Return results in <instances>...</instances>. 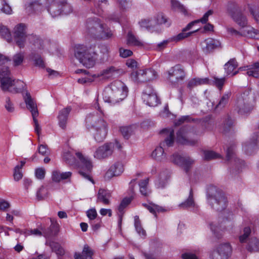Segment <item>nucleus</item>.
Listing matches in <instances>:
<instances>
[{"instance_id":"f257e3e1","label":"nucleus","mask_w":259,"mask_h":259,"mask_svg":"<svg viewBox=\"0 0 259 259\" xmlns=\"http://www.w3.org/2000/svg\"><path fill=\"white\" fill-rule=\"evenodd\" d=\"M127 95V88L122 82H118L104 91L103 99L105 102L115 104L122 101Z\"/></svg>"},{"instance_id":"f03ea898","label":"nucleus","mask_w":259,"mask_h":259,"mask_svg":"<svg viewBox=\"0 0 259 259\" xmlns=\"http://www.w3.org/2000/svg\"><path fill=\"white\" fill-rule=\"evenodd\" d=\"M207 200L211 207L217 211H222L227 206V199L223 192L215 186H211L207 190Z\"/></svg>"},{"instance_id":"7ed1b4c3","label":"nucleus","mask_w":259,"mask_h":259,"mask_svg":"<svg viewBox=\"0 0 259 259\" xmlns=\"http://www.w3.org/2000/svg\"><path fill=\"white\" fill-rule=\"evenodd\" d=\"M88 126H91L96 131L95 139L98 142H101L105 139L108 130L106 122L97 115L90 114L86 118Z\"/></svg>"},{"instance_id":"20e7f679","label":"nucleus","mask_w":259,"mask_h":259,"mask_svg":"<svg viewBox=\"0 0 259 259\" xmlns=\"http://www.w3.org/2000/svg\"><path fill=\"white\" fill-rule=\"evenodd\" d=\"M255 100L248 91H246L237 97L235 110L241 115L249 113L253 109Z\"/></svg>"},{"instance_id":"39448f33","label":"nucleus","mask_w":259,"mask_h":259,"mask_svg":"<svg viewBox=\"0 0 259 259\" xmlns=\"http://www.w3.org/2000/svg\"><path fill=\"white\" fill-rule=\"evenodd\" d=\"M167 79L171 84L176 87L179 83L183 81L186 76L184 68L180 64H177L171 67L167 71Z\"/></svg>"},{"instance_id":"423d86ee","label":"nucleus","mask_w":259,"mask_h":259,"mask_svg":"<svg viewBox=\"0 0 259 259\" xmlns=\"http://www.w3.org/2000/svg\"><path fill=\"white\" fill-rule=\"evenodd\" d=\"M74 56L87 68L92 67L95 63L93 56L86 50V48L82 45H77L74 49Z\"/></svg>"},{"instance_id":"0eeeda50","label":"nucleus","mask_w":259,"mask_h":259,"mask_svg":"<svg viewBox=\"0 0 259 259\" xmlns=\"http://www.w3.org/2000/svg\"><path fill=\"white\" fill-rule=\"evenodd\" d=\"M76 156L80 160L79 164L78 173L84 179L94 183V181L92 178L91 172L92 170V164L88 158L85 157L81 153H76Z\"/></svg>"},{"instance_id":"6e6552de","label":"nucleus","mask_w":259,"mask_h":259,"mask_svg":"<svg viewBox=\"0 0 259 259\" xmlns=\"http://www.w3.org/2000/svg\"><path fill=\"white\" fill-rule=\"evenodd\" d=\"M193 128L190 126H185L181 127L177 133L178 142L185 145L194 146L198 143L196 139H191L193 134Z\"/></svg>"},{"instance_id":"1a4fd4ad","label":"nucleus","mask_w":259,"mask_h":259,"mask_svg":"<svg viewBox=\"0 0 259 259\" xmlns=\"http://www.w3.org/2000/svg\"><path fill=\"white\" fill-rule=\"evenodd\" d=\"M227 11L231 15L234 20L242 29L247 25V21L246 17L242 14L241 9L238 5L234 2H230L227 5Z\"/></svg>"},{"instance_id":"9d476101","label":"nucleus","mask_w":259,"mask_h":259,"mask_svg":"<svg viewBox=\"0 0 259 259\" xmlns=\"http://www.w3.org/2000/svg\"><path fill=\"white\" fill-rule=\"evenodd\" d=\"M0 81L1 88L3 91H9L12 93L21 92L24 87L23 82L17 81V83L19 84L18 85L11 77H4L2 74L0 75Z\"/></svg>"},{"instance_id":"9b49d317","label":"nucleus","mask_w":259,"mask_h":259,"mask_svg":"<svg viewBox=\"0 0 259 259\" xmlns=\"http://www.w3.org/2000/svg\"><path fill=\"white\" fill-rule=\"evenodd\" d=\"M156 76V72L151 69H140L131 73V78L135 82L142 83L152 80Z\"/></svg>"},{"instance_id":"f8f14e48","label":"nucleus","mask_w":259,"mask_h":259,"mask_svg":"<svg viewBox=\"0 0 259 259\" xmlns=\"http://www.w3.org/2000/svg\"><path fill=\"white\" fill-rule=\"evenodd\" d=\"M26 26L25 24L20 23L14 28L13 35L16 45L20 48L25 47V41L28 35H26Z\"/></svg>"},{"instance_id":"ddd939ff","label":"nucleus","mask_w":259,"mask_h":259,"mask_svg":"<svg viewBox=\"0 0 259 259\" xmlns=\"http://www.w3.org/2000/svg\"><path fill=\"white\" fill-rule=\"evenodd\" d=\"M102 25V23L97 18L88 19L86 24L87 33L94 37H102L99 33L101 30Z\"/></svg>"},{"instance_id":"4468645a","label":"nucleus","mask_w":259,"mask_h":259,"mask_svg":"<svg viewBox=\"0 0 259 259\" xmlns=\"http://www.w3.org/2000/svg\"><path fill=\"white\" fill-rule=\"evenodd\" d=\"M232 252V248L229 243L220 244L216 250L212 252L210 259H228Z\"/></svg>"},{"instance_id":"2eb2a0df","label":"nucleus","mask_w":259,"mask_h":259,"mask_svg":"<svg viewBox=\"0 0 259 259\" xmlns=\"http://www.w3.org/2000/svg\"><path fill=\"white\" fill-rule=\"evenodd\" d=\"M124 73L123 69L116 68L114 66H110L103 70L99 73L94 74V77H101L103 79H108L111 78L118 77Z\"/></svg>"},{"instance_id":"dca6fc26","label":"nucleus","mask_w":259,"mask_h":259,"mask_svg":"<svg viewBox=\"0 0 259 259\" xmlns=\"http://www.w3.org/2000/svg\"><path fill=\"white\" fill-rule=\"evenodd\" d=\"M170 161L173 163L182 167L187 172L194 162V160L190 157H183L178 154L172 155Z\"/></svg>"},{"instance_id":"f3484780","label":"nucleus","mask_w":259,"mask_h":259,"mask_svg":"<svg viewBox=\"0 0 259 259\" xmlns=\"http://www.w3.org/2000/svg\"><path fill=\"white\" fill-rule=\"evenodd\" d=\"M113 148L112 143H106L96 150L94 156L98 159L106 158L112 154Z\"/></svg>"},{"instance_id":"a211bd4d","label":"nucleus","mask_w":259,"mask_h":259,"mask_svg":"<svg viewBox=\"0 0 259 259\" xmlns=\"http://www.w3.org/2000/svg\"><path fill=\"white\" fill-rule=\"evenodd\" d=\"M124 171L123 165L122 163L117 162L112 165L105 175L106 180H109L114 177L120 175Z\"/></svg>"},{"instance_id":"6ab92c4d","label":"nucleus","mask_w":259,"mask_h":259,"mask_svg":"<svg viewBox=\"0 0 259 259\" xmlns=\"http://www.w3.org/2000/svg\"><path fill=\"white\" fill-rule=\"evenodd\" d=\"M23 99L27 109L30 110L32 116H38V112L36 103L34 102L33 99L31 97L30 93H28L27 91L23 95Z\"/></svg>"},{"instance_id":"aec40b11","label":"nucleus","mask_w":259,"mask_h":259,"mask_svg":"<svg viewBox=\"0 0 259 259\" xmlns=\"http://www.w3.org/2000/svg\"><path fill=\"white\" fill-rule=\"evenodd\" d=\"M161 133L165 134L164 140L160 143V145L164 149L166 147H171L173 145L175 140L174 131L172 129H163Z\"/></svg>"},{"instance_id":"412c9836","label":"nucleus","mask_w":259,"mask_h":259,"mask_svg":"<svg viewBox=\"0 0 259 259\" xmlns=\"http://www.w3.org/2000/svg\"><path fill=\"white\" fill-rule=\"evenodd\" d=\"M51 2L47 9L48 11L53 17L59 16L62 13L61 0H52Z\"/></svg>"},{"instance_id":"4be33fe9","label":"nucleus","mask_w":259,"mask_h":259,"mask_svg":"<svg viewBox=\"0 0 259 259\" xmlns=\"http://www.w3.org/2000/svg\"><path fill=\"white\" fill-rule=\"evenodd\" d=\"M94 250L87 244L84 245L81 253L75 252L74 255L75 259H93Z\"/></svg>"},{"instance_id":"5701e85b","label":"nucleus","mask_w":259,"mask_h":259,"mask_svg":"<svg viewBox=\"0 0 259 259\" xmlns=\"http://www.w3.org/2000/svg\"><path fill=\"white\" fill-rule=\"evenodd\" d=\"M258 134L255 133L253 137L252 141L245 144L243 146L244 150L248 154L251 155L255 152L257 148Z\"/></svg>"},{"instance_id":"b1692460","label":"nucleus","mask_w":259,"mask_h":259,"mask_svg":"<svg viewBox=\"0 0 259 259\" xmlns=\"http://www.w3.org/2000/svg\"><path fill=\"white\" fill-rule=\"evenodd\" d=\"M71 110L70 107H67L61 110L58 115L59 124L61 128L65 130L66 127V123L68 116Z\"/></svg>"},{"instance_id":"393cba45","label":"nucleus","mask_w":259,"mask_h":259,"mask_svg":"<svg viewBox=\"0 0 259 259\" xmlns=\"http://www.w3.org/2000/svg\"><path fill=\"white\" fill-rule=\"evenodd\" d=\"M52 0H35L33 2L30 4L27 8L29 9H33L35 11H42L47 9L50 3Z\"/></svg>"},{"instance_id":"a878e982","label":"nucleus","mask_w":259,"mask_h":259,"mask_svg":"<svg viewBox=\"0 0 259 259\" xmlns=\"http://www.w3.org/2000/svg\"><path fill=\"white\" fill-rule=\"evenodd\" d=\"M111 197V192L107 190L100 189L97 194V202L103 203L105 205H109L110 203V198Z\"/></svg>"},{"instance_id":"bb28decb","label":"nucleus","mask_w":259,"mask_h":259,"mask_svg":"<svg viewBox=\"0 0 259 259\" xmlns=\"http://www.w3.org/2000/svg\"><path fill=\"white\" fill-rule=\"evenodd\" d=\"M206 47L203 49L206 53L212 52L214 49L218 48L221 46V42L217 39L211 38H208L205 40Z\"/></svg>"},{"instance_id":"cd10ccee","label":"nucleus","mask_w":259,"mask_h":259,"mask_svg":"<svg viewBox=\"0 0 259 259\" xmlns=\"http://www.w3.org/2000/svg\"><path fill=\"white\" fill-rule=\"evenodd\" d=\"M209 83V79L208 78H198L196 77L190 79L187 84V87L190 90H192L195 87L198 85L207 84Z\"/></svg>"},{"instance_id":"c85d7f7f","label":"nucleus","mask_w":259,"mask_h":259,"mask_svg":"<svg viewBox=\"0 0 259 259\" xmlns=\"http://www.w3.org/2000/svg\"><path fill=\"white\" fill-rule=\"evenodd\" d=\"M27 39L34 49L41 50L44 48L43 40L39 36L34 34L28 35Z\"/></svg>"},{"instance_id":"c756f323","label":"nucleus","mask_w":259,"mask_h":259,"mask_svg":"<svg viewBox=\"0 0 259 259\" xmlns=\"http://www.w3.org/2000/svg\"><path fill=\"white\" fill-rule=\"evenodd\" d=\"M213 14V11L211 10H208L206 13L204 14L202 18L199 20H195L189 23L185 28H183V31H187L190 30L192 27L196 24L199 22L202 23H205L208 21V17Z\"/></svg>"},{"instance_id":"7c9ffc66","label":"nucleus","mask_w":259,"mask_h":259,"mask_svg":"<svg viewBox=\"0 0 259 259\" xmlns=\"http://www.w3.org/2000/svg\"><path fill=\"white\" fill-rule=\"evenodd\" d=\"M241 35H244L255 39L259 38V31L251 26H246L241 30Z\"/></svg>"},{"instance_id":"2f4dec72","label":"nucleus","mask_w":259,"mask_h":259,"mask_svg":"<svg viewBox=\"0 0 259 259\" xmlns=\"http://www.w3.org/2000/svg\"><path fill=\"white\" fill-rule=\"evenodd\" d=\"M164 148L159 145L156 147L151 154L152 157L157 161H162L166 159V154L164 153Z\"/></svg>"},{"instance_id":"473e14b6","label":"nucleus","mask_w":259,"mask_h":259,"mask_svg":"<svg viewBox=\"0 0 259 259\" xmlns=\"http://www.w3.org/2000/svg\"><path fill=\"white\" fill-rule=\"evenodd\" d=\"M199 29H197L195 31L186 32V31H183V29L182 30V32L170 38H169V41H174V42H178L181 40L184 39L186 38H187L190 36L194 33L197 32Z\"/></svg>"},{"instance_id":"72a5a7b5","label":"nucleus","mask_w":259,"mask_h":259,"mask_svg":"<svg viewBox=\"0 0 259 259\" xmlns=\"http://www.w3.org/2000/svg\"><path fill=\"white\" fill-rule=\"evenodd\" d=\"M144 102H146V104L149 106L154 107L157 106L159 103V99H158L156 93L153 94L151 96H145L143 99Z\"/></svg>"},{"instance_id":"f704fd0d","label":"nucleus","mask_w":259,"mask_h":259,"mask_svg":"<svg viewBox=\"0 0 259 259\" xmlns=\"http://www.w3.org/2000/svg\"><path fill=\"white\" fill-rule=\"evenodd\" d=\"M99 33H100V35H101L102 37L96 36L95 38L101 39H109L111 38L113 35L111 30L103 24H102L101 26V30Z\"/></svg>"},{"instance_id":"c9c22d12","label":"nucleus","mask_w":259,"mask_h":259,"mask_svg":"<svg viewBox=\"0 0 259 259\" xmlns=\"http://www.w3.org/2000/svg\"><path fill=\"white\" fill-rule=\"evenodd\" d=\"M195 202L193 198V192L192 188L190 189L189 195L187 199L184 202L179 205V206L184 209L188 208L190 207L195 206Z\"/></svg>"},{"instance_id":"e433bc0d","label":"nucleus","mask_w":259,"mask_h":259,"mask_svg":"<svg viewBox=\"0 0 259 259\" xmlns=\"http://www.w3.org/2000/svg\"><path fill=\"white\" fill-rule=\"evenodd\" d=\"M238 66V63L234 59H230L224 65V69L227 75L231 74Z\"/></svg>"},{"instance_id":"4c0bfd02","label":"nucleus","mask_w":259,"mask_h":259,"mask_svg":"<svg viewBox=\"0 0 259 259\" xmlns=\"http://www.w3.org/2000/svg\"><path fill=\"white\" fill-rule=\"evenodd\" d=\"M231 96V93H227L224 94L221 98L219 103L216 105L215 109H222L227 104L229 99Z\"/></svg>"},{"instance_id":"58836bf2","label":"nucleus","mask_w":259,"mask_h":259,"mask_svg":"<svg viewBox=\"0 0 259 259\" xmlns=\"http://www.w3.org/2000/svg\"><path fill=\"white\" fill-rule=\"evenodd\" d=\"M127 44L133 46H142L143 44L131 32H128L127 38Z\"/></svg>"},{"instance_id":"ea45409f","label":"nucleus","mask_w":259,"mask_h":259,"mask_svg":"<svg viewBox=\"0 0 259 259\" xmlns=\"http://www.w3.org/2000/svg\"><path fill=\"white\" fill-rule=\"evenodd\" d=\"M135 128L136 127L133 125L122 126L120 128V131L123 137L125 139H128L134 133Z\"/></svg>"},{"instance_id":"a19ab883","label":"nucleus","mask_w":259,"mask_h":259,"mask_svg":"<svg viewBox=\"0 0 259 259\" xmlns=\"http://www.w3.org/2000/svg\"><path fill=\"white\" fill-rule=\"evenodd\" d=\"M246 248L250 252L259 251V240L256 238H251Z\"/></svg>"},{"instance_id":"79ce46f5","label":"nucleus","mask_w":259,"mask_h":259,"mask_svg":"<svg viewBox=\"0 0 259 259\" xmlns=\"http://www.w3.org/2000/svg\"><path fill=\"white\" fill-rule=\"evenodd\" d=\"M46 244L49 245L51 248L52 250L57 254L60 255L63 254L64 250L58 243L53 241H47Z\"/></svg>"},{"instance_id":"37998d69","label":"nucleus","mask_w":259,"mask_h":259,"mask_svg":"<svg viewBox=\"0 0 259 259\" xmlns=\"http://www.w3.org/2000/svg\"><path fill=\"white\" fill-rule=\"evenodd\" d=\"M204 159L205 160L209 161L214 159L220 158L221 155L211 150H204L203 151Z\"/></svg>"},{"instance_id":"c03bdc74","label":"nucleus","mask_w":259,"mask_h":259,"mask_svg":"<svg viewBox=\"0 0 259 259\" xmlns=\"http://www.w3.org/2000/svg\"><path fill=\"white\" fill-rule=\"evenodd\" d=\"M143 205L151 213L154 214L155 215H156V212H162L164 210L162 207L153 203H150L149 204H143Z\"/></svg>"},{"instance_id":"a18cd8bd","label":"nucleus","mask_w":259,"mask_h":259,"mask_svg":"<svg viewBox=\"0 0 259 259\" xmlns=\"http://www.w3.org/2000/svg\"><path fill=\"white\" fill-rule=\"evenodd\" d=\"M0 36L8 42H10L12 40L11 32L9 29L5 26H0Z\"/></svg>"},{"instance_id":"49530a36","label":"nucleus","mask_w":259,"mask_h":259,"mask_svg":"<svg viewBox=\"0 0 259 259\" xmlns=\"http://www.w3.org/2000/svg\"><path fill=\"white\" fill-rule=\"evenodd\" d=\"M233 121L229 115H227L223 125V132L225 134L229 132L233 126Z\"/></svg>"},{"instance_id":"de8ad7c7","label":"nucleus","mask_w":259,"mask_h":259,"mask_svg":"<svg viewBox=\"0 0 259 259\" xmlns=\"http://www.w3.org/2000/svg\"><path fill=\"white\" fill-rule=\"evenodd\" d=\"M31 58L34 62L36 66L41 68H44L45 67L44 62L39 54L32 53L31 55Z\"/></svg>"},{"instance_id":"09e8293b","label":"nucleus","mask_w":259,"mask_h":259,"mask_svg":"<svg viewBox=\"0 0 259 259\" xmlns=\"http://www.w3.org/2000/svg\"><path fill=\"white\" fill-rule=\"evenodd\" d=\"M48 195V190L44 186H41L36 192V199L38 201L45 199Z\"/></svg>"},{"instance_id":"8fccbe9b","label":"nucleus","mask_w":259,"mask_h":259,"mask_svg":"<svg viewBox=\"0 0 259 259\" xmlns=\"http://www.w3.org/2000/svg\"><path fill=\"white\" fill-rule=\"evenodd\" d=\"M63 158L64 160L69 165H73L75 163V158L69 151H65L63 153Z\"/></svg>"},{"instance_id":"3c124183","label":"nucleus","mask_w":259,"mask_h":259,"mask_svg":"<svg viewBox=\"0 0 259 259\" xmlns=\"http://www.w3.org/2000/svg\"><path fill=\"white\" fill-rule=\"evenodd\" d=\"M135 227L137 233L142 236H146V232L141 226V222L138 216L135 217Z\"/></svg>"},{"instance_id":"603ef678","label":"nucleus","mask_w":259,"mask_h":259,"mask_svg":"<svg viewBox=\"0 0 259 259\" xmlns=\"http://www.w3.org/2000/svg\"><path fill=\"white\" fill-rule=\"evenodd\" d=\"M24 59V53L19 52L16 54L13 58V61L14 66L20 65L23 62Z\"/></svg>"},{"instance_id":"864d4df0","label":"nucleus","mask_w":259,"mask_h":259,"mask_svg":"<svg viewBox=\"0 0 259 259\" xmlns=\"http://www.w3.org/2000/svg\"><path fill=\"white\" fill-rule=\"evenodd\" d=\"M235 145H231L228 146L226 150V160L229 161L232 159H234V161H236V158L235 157Z\"/></svg>"},{"instance_id":"5fc2aeb1","label":"nucleus","mask_w":259,"mask_h":259,"mask_svg":"<svg viewBox=\"0 0 259 259\" xmlns=\"http://www.w3.org/2000/svg\"><path fill=\"white\" fill-rule=\"evenodd\" d=\"M226 81V78H218L214 77L212 84L215 85L219 90H222Z\"/></svg>"},{"instance_id":"6e6d98bb","label":"nucleus","mask_w":259,"mask_h":259,"mask_svg":"<svg viewBox=\"0 0 259 259\" xmlns=\"http://www.w3.org/2000/svg\"><path fill=\"white\" fill-rule=\"evenodd\" d=\"M171 5L173 9L183 13L184 14H187V10L185 7L180 4L178 1L172 0Z\"/></svg>"},{"instance_id":"4d7b16f0","label":"nucleus","mask_w":259,"mask_h":259,"mask_svg":"<svg viewBox=\"0 0 259 259\" xmlns=\"http://www.w3.org/2000/svg\"><path fill=\"white\" fill-rule=\"evenodd\" d=\"M0 11L6 14H10L12 9L6 0H0Z\"/></svg>"},{"instance_id":"13d9d810","label":"nucleus","mask_w":259,"mask_h":259,"mask_svg":"<svg viewBox=\"0 0 259 259\" xmlns=\"http://www.w3.org/2000/svg\"><path fill=\"white\" fill-rule=\"evenodd\" d=\"M62 13L68 14L72 11V8L70 5L66 0H61Z\"/></svg>"},{"instance_id":"bf43d9fd","label":"nucleus","mask_w":259,"mask_h":259,"mask_svg":"<svg viewBox=\"0 0 259 259\" xmlns=\"http://www.w3.org/2000/svg\"><path fill=\"white\" fill-rule=\"evenodd\" d=\"M5 107L7 111L9 112H13L14 111L15 107L14 104L9 97H7L5 99Z\"/></svg>"},{"instance_id":"052dcab7","label":"nucleus","mask_w":259,"mask_h":259,"mask_svg":"<svg viewBox=\"0 0 259 259\" xmlns=\"http://www.w3.org/2000/svg\"><path fill=\"white\" fill-rule=\"evenodd\" d=\"M155 93H156V92H155L152 86H151L149 84L146 85L143 91L142 99H143V97H145V96L146 95L149 96Z\"/></svg>"},{"instance_id":"680f3d73","label":"nucleus","mask_w":259,"mask_h":259,"mask_svg":"<svg viewBox=\"0 0 259 259\" xmlns=\"http://www.w3.org/2000/svg\"><path fill=\"white\" fill-rule=\"evenodd\" d=\"M139 24L141 27L145 28L148 30H150L153 28V25L152 24L151 21L149 20H142L139 22Z\"/></svg>"},{"instance_id":"e2e57ef3","label":"nucleus","mask_w":259,"mask_h":259,"mask_svg":"<svg viewBox=\"0 0 259 259\" xmlns=\"http://www.w3.org/2000/svg\"><path fill=\"white\" fill-rule=\"evenodd\" d=\"M131 201L132 198H124L118 207L119 211L120 212L123 211L124 208L131 203Z\"/></svg>"},{"instance_id":"0e129e2a","label":"nucleus","mask_w":259,"mask_h":259,"mask_svg":"<svg viewBox=\"0 0 259 259\" xmlns=\"http://www.w3.org/2000/svg\"><path fill=\"white\" fill-rule=\"evenodd\" d=\"M38 152L43 156H46L49 154L50 151L46 145L41 144L38 148Z\"/></svg>"},{"instance_id":"69168bd1","label":"nucleus","mask_w":259,"mask_h":259,"mask_svg":"<svg viewBox=\"0 0 259 259\" xmlns=\"http://www.w3.org/2000/svg\"><path fill=\"white\" fill-rule=\"evenodd\" d=\"M120 56L122 58H126L133 55V52L128 49L120 48L119 50Z\"/></svg>"},{"instance_id":"338daca9","label":"nucleus","mask_w":259,"mask_h":259,"mask_svg":"<svg viewBox=\"0 0 259 259\" xmlns=\"http://www.w3.org/2000/svg\"><path fill=\"white\" fill-rule=\"evenodd\" d=\"M243 234L240 236L239 240L242 243L245 242L246 239L251 233V230L249 227H245L243 230Z\"/></svg>"},{"instance_id":"774afa93","label":"nucleus","mask_w":259,"mask_h":259,"mask_svg":"<svg viewBox=\"0 0 259 259\" xmlns=\"http://www.w3.org/2000/svg\"><path fill=\"white\" fill-rule=\"evenodd\" d=\"M210 228L212 231L213 232L215 236L219 238L221 236V234H220V227L218 225H217L216 224L214 223H212L210 224Z\"/></svg>"}]
</instances>
